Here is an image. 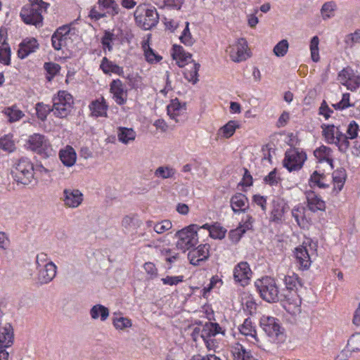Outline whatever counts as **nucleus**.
I'll return each mask as SVG.
<instances>
[{
    "label": "nucleus",
    "mask_w": 360,
    "mask_h": 360,
    "mask_svg": "<svg viewBox=\"0 0 360 360\" xmlns=\"http://www.w3.org/2000/svg\"><path fill=\"white\" fill-rule=\"evenodd\" d=\"M91 114L96 117H107L108 105L103 97L93 101L89 105Z\"/></svg>",
    "instance_id": "nucleus-26"
},
{
    "label": "nucleus",
    "mask_w": 360,
    "mask_h": 360,
    "mask_svg": "<svg viewBox=\"0 0 360 360\" xmlns=\"http://www.w3.org/2000/svg\"><path fill=\"white\" fill-rule=\"evenodd\" d=\"M36 110L38 118L42 121L45 120L49 113L52 112L51 106L43 103H38L36 105Z\"/></svg>",
    "instance_id": "nucleus-49"
},
{
    "label": "nucleus",
    "mask_w": 360,
    "mask_h": 360,
    "mask_svg": "<svg viewBox=\"0 0 360 360\" xmlns=\"http://www.w3.org/2000/svg\"><path fill=\"white\" fill-rule=\"evenodd\" d=\"M279 300L283 302L285 307L288 305V309L297 308L302 303L301 298L295 290H286L285 293L280 295Z\"/></svg>",
    "instance_id": "nucleus-20"
},
{
    "label": "nucleus",
    "mask_w": 360,
    "mask_h": 360,
    "mask_svg": "<svg viewBox=\"0 0 360 360\" xmlns=\"http://www.w3.org/2000/svg\"><path fill=\"white\" fill-rule=\"evenodd\" d=\"M13 330L11 325L8 323H4L0 326V347H8L13 343Z\"/></svg>",
    "instance_id": "nucleus-22"
},
{
    "label": "nucleus",
    "mask_w": 360,
    "mask_h": 360,
    "mask_svg": "<svg viewBox=\"0 0 360 360\" xmlns=\"http://www.w3.org/2000/svg\"><path fill=\"white\" fill-rule=\"evenodd\" d=\"M0 148L8 153H11L15 149L12 136L6 135L0 139Z\"/></svg>",
    "instance_id": "nucleus-46"
},
{
    "label": "nucleus",
    "mask_w": 360,
    "mask_h": 360,
    "mask_svg": "<svg viewBox=\"0 0 360 360\" xmlns=\"http://www.w3.org/2000/svg\"><path fill=\"white\" fill-rule=\"evenodd\" d=\"M307 155L303 152H300L297 149H290L286 151L285 156L283 160V165L288 171L299 170L302 167Z\"/></svg>",
    "instance_id": "nucleus-8"
},
{
    "label": "nucleus",
    "mask_w": 360,
    "mask_h": 360,
    "mask_svg": "<svg viewBox=\"0 0 360 360\" xmlns=\"http://www.w3.org/2000/svg\"><path fill=\"white\" fill-rule=\"evenodd\" d=\"M53 47L56 50H60L63 46L67 45V40L64 37H60L59 35L53 34L51 37Z\"/></svg>",
    "instance_id": "nucleus-57"
},
{
    "label": "nucleus",
    "mask_w": 360,
    "mask_h": 360,
    "mask_svg": "<svg viewBox=\"0 0 360 360\" xmlns=\"http://www.w3.org/2000/svg\"><path fill=\"white\" fill-rule=\"evenodd\" d=\"M101 68L105 73L114 72L119 74L122 71V68L120 66L108 60L106 58H103L101 64Z\"/></svg>",
    "instance_id": "nucleus-45"
},
{
    "label": "nucleus",
    "mask_w": 360,
    "mask_h": 360,
    "mask_svg": "<svg viewBox=\"0 0 360 360\" xmlns=\"http://www.w3.org/2000/svg\"><path fill=\"white\" fill-rule=\"evenodd\" d=\"M239 127L240 124L238 121L230 120L219 129L218 135L224 139H229L234 134L236 130Z\"/></svg>",
    "instance_id": "nucleus-32"
},
{
    "label": "nucleus",
    "mask_w": 360,
    "mask_h": 360,
    "mask_svg": "<svg viewBox=\"0 0 360 360\" xmlns=\"http://www.w3.org/2000/svg\"><path fill=\"white\" fill-rule=\"evenodd\" d=\"M238 329L240 333L245 335L249 342L252 344L258 342L256 330L250 319H246L243 323L239 326Z\"/></svg>",
    "instance_id": "nucleus-23"
},
{
    "label": "nucleus",
    "mask_w": 360,
    "mask_h": 360,
    "mask_svg": "<svg viewBox=\"0 0 360 360\" xmlns=\"http://www.w3.org/2000/svg\"><path fill=\"white\" fill-rule=\"evenodd\" d=\"M335 138L336 139L334 143L338 146L340 151L345 152L349 146V142L348 141L349 138L347 137L342 131L338 134V136H335Z\"/></svg>",
    "instance_id": "nucleus-47"
},
{
    "label": "nucleus",
    "mask_w": 360,
    "mask_h": 360,
    "mask_svg": "<svg viewBox=\"0 0 360 360\" xmlns=\"http://www.w3.org/2000/svg\"><path fill=\"white\" fill-rule=\"evenodd\" d=\"M221 327L217 323H207L202 329L195 328L193 330V340L197 341L198 337L200 336L209 350H214L216 342L213 338L221 332Z\"/></svg>",
    "instance_id": "nucleus-5"
},
{
    "label": "nucleus",
    "mask_w": 360,
    "mask_h": 360,
    "mask_svg": "<svg viewBox=\"0 0 360 360\" xmlns=\"http://www.w3.org/2000/svg\"><path fill=\"white\" fill-rule=\"evenodd\" d=\"M37 48L38 43L34 38L25 39L19 45L18 56L20 58L23 59L31 53L34 52Z\"/></svg>",
    "instance_id": "nucleus-24"
},
{
    "label": "nucleus",
    "mask_w": 360,
    "mask_h": 360,
    "mask_svg": "<svg viewBox=\"0 0 360 360\" xmlns=\"http://www.w3.org/2000/svg\"><path fill=\"white\" fill-rule=\"evenodd\" d=\"M110 92L113 95V99L118 105H123L127 99V91L125 86L120 79H114L110 83Z\"/></svg>",
    "instance_id": "nucleus-14"
},
{
    "label": "nucleus",
    "mask_w": 360,
    "mask_h": 360,
    "mask_svg": "<svg viewBox=\"0 0 360 360\" xmlns=\"http://www.w3.org/2000/svg\"><path fill=\"white\" fill-rule=\"evenodd\" d=\"M260 325L266 335L272 338H278L283 334L279 321L274 317L263 316L260 319Z\"/></svg>",
    "instance_id": "nucleus-11"
},
{
    "label": "nucleus",
    "mask_w": 360,
    "mask_h": 360,
    "mask_svg": "<svg viewBox=\"0 0 360 360\" xmlns=\"http://www.w3.org/2000/svg\"><path fill=\"white\" fill-rule=\"evenodd\" d=\"M49 4L42 0H32L30 5L22 8L20 12V17L26 24L37 26L42 22L43 17L41 13L43 9L46 10Z\"/></svg>",
    "instance_id": "nucleus-1"
},
{
    "label": "nucleus",
    "mask_w": 360,
    "mask_h": 360,
    "mask_svg": "<svg viewBox=\"0 0 360 360\" xmlns=\"http://www.w3.org/2000/svg\"><path fill=\"white\" fill-rule=\"evenodd\" d=\"M167 115L175 122L179 123L184 122V115L186 113V104H181L177 98L171 101L170 103L167 107Z\"/></svg>",
    "instance_id": "nucleus-12"
},
{
    "label": "nucleus",
    "mask_w": 360,
    "mask_h": 360,
    "mask_svg": "<svg viewBox=\"0 0 360 360\" xmlns=\"http://www.w3.org/2000/svg\"><path fill=\"white\" fill-rule=\"evenodd\" d=\"M56 274V266L52 262L46 263L41 269H39L38 281L40 283H48Z\"/></svg>",
    "instance_id": "nucleus-19"
},
{
    "label": "nucleus",
    "mask_w": 360,
    "mask_h": 360,
    "mask_svg": "<svg viewBox=\"0 0 360 360\" xmlns=\"http://www.w3.org/2000/svg\"><path fill=\"white\" fill-rule=\"evenodd\" d=\"M244 234V229H241L239 226L230 231L229 238L233 243H237L239 241L242 236Z\"/></svg>",
    "instance_id": "nucleus-62"
},
{
    "label": "nucleus",
    "mask_w": 360,
    "mask_h": 360,
    "mask_svg": "<svg viewBox=\"0 0 360 360\" xmlns=\"http://www.w3.org/2000/svg\"><path fill=\"white\" fill-rule=\"evenodd\" d=\"M285 205L281 200H274L273 208L270 213V221L280 224L282 222L284 213L285 212Z\"/></svg>",
    "instance_id": "nucleus-27"
},
{
    "label": "nucleus",
    "mask_w": 360,
    "mask_h": 360,
    "mask_svg": "<svg viewBox=\"0 0 360 360\" xmlns=\"http://www.w3.org/2000/svg\"><path fill=\"white\" fill-rule=\"evenodd\" d=\"M306 198L307 200V206L312 212L318 210L324 211L326 209V203L321 200L314 191L306 192Z\"/></svg>",
    "instance_id": "nucleus-25"
},
{
    "label": "nucleus",
    "mask_w": 360,
    "mask_h": 360,
    "mask_svg": "<svg viewBox=\"0 0 360 360\" xmlns=\"http://www.w3.org/2000/svg\"><path fill=\"white\" fill-rule=\"evenodd\" d=\"M358 129V124L356 123L355 121H352L347 127V134L345 135L347 136V137H349V139H354L357 136Z\"/></svg>",
    "instance_id": "nucleus-59"
},
{
    "label": "nucleus",
    "mask_w": 360,
    "mask_h": 360,
    "mask_svg": "<svg viewBox=\"0 0 360 360\" xmlns=\"http://www.w3.org/2000/svg\"><path fill=\"white\" fill-rule=\"evenodd\" d=\"M253 202L261 207L262 211L266 210V198L260 195H254L252 197Z\"/></svg>",
    "instance_id": "nucleus-63"
},
{
    "label": "nucleus",
    "mask_w": 360,
    "mask_h": 360,
    "mask_svg": "<svg viewBox=\"0 0 360 360\" xmlns=\"http://www.w3.org/2000/svg\"><path fill=\"white\" fill-rule=\"evenodd\" d=\"M0 63L6 65L11 63V49L6 39H4L0 46Z\"/></svg>",
    "instance_id": "nucleus-41"
},
{
    "label": "nucleus",
    "mask_w": 360,
    "mask_h": 360,
    "mask_svg": "<svg viewBox=\"0 0 360 360\" xmlns=\"http://www.w3.org/2000/svg\"><path fill=\"white\" fill-rule=\"evenodd\" d=\"M230 204L233 212H245L249 207V201L245 195L241 193H237L233 195Z\"/></svg>",
    "instance_id": "nucleus-18"
},
{
    "label": "nucleus",
    "mask_w": 360,
    "mask_h": 360,
    "mask_svg": "<svg viewBox=\"0 0 360 360\" xmlns=\"http://www.w3.org/2000/svg\"><path fill=\"white\" fill-rule=\"evenodd\" d=\"M59 156L62 162L67 167L74 165L77 158L76 153L71 146H67L65 149L61 150Z\"/></svg>",
    "instance_id": "nucleus-31"
},
{
    "label": "nucleus",
    "mask_w": 360,
    "mask_h": 360,
    "mask_svg": "<svg viewBox=\"0 0 360 360\" xmlns=\"http://www.w3.org/2000/svg\"><path fill=\"white\" fill-rule=\"evenodd\" d=\"M134 18L140 27L148 30L157 25L159 15L155 8H148L146 5H139L134 12Z\"/></svg>",
    "instance_id": "nucleus-3"
},
{
    "label": "nucleus",
    "mask_w": 360,
    "mask_h": 360,
    "mask_svg": "<svg viewBox=\"0 0 360 360\" xmlns=\"http://www.w3.org/2000/svg\"><path fill=\"white\" fill-rule=\"evenodd\" d=\"M340 83L350 91H356L360 87V75L349 68H345L338 74Z\"/></svg>",
    "instance_id": "nucleus-9"
},
{
    "label": "nucleus",
    "mask_w": 360,
    "mask_h": 360,
    "mask_svg": "<svg viewBox=\"0 0 360 360\" xmlns=\"http://www.w3.org/2000/svg\"><path fill=\"white\" fill-rule=\"evenodd\" d=\"M13 176L18 184L30 185L35 182L34 166L26 158H20L12 171Z\"/></svg>",
    "instance_id": "nucleus-2"
},
{
    "label": "nucleus",
    "mask_w": 360,
    "mask_h": 360,
    "mask_svg": "<svg viewBox=\"0 0 360 360\" xmlns=\"http://www.w3.org/2000/svg\"><path fill=\"white\" fill-rule=\"evenodd\" d=\"M325 176L323 174H320L317 171H315L311 174L310 181L319 188H326L328 185L323 182Z\"/></svg>",
    "instance_id": "nucleus-55"
},
{
    "label": "nucleus",
    "mask_w": 360,
    "mask_h": 360,
    "mask_svg": "<svg viewBox=\"0 0 360 360\" xmlns=\"http://www.w3.org/2000/svg\"><path fill=\"white\" fill-rule=\"evenodd\" d=\"M28 147L32 150L41 153L47 150L49 147V143L44 136L39 134H34L29 138Z\"/></svg>",
    "instance_id": "nucleus-17"
},
{
    "label": "nucleus",
    "mask_w": 360,
    "mask_h": 360,
    "mask_svg": "<svg viewBox=\"0 0 360 360\" xmlns=\"http://www.w3.org/2000/svg\"><path fill=\"white\" fill-rule=\"evenodd\" d=\"M257 304L252 298H248L244 304V310L247 311L250 314H252L256 311Z\"/></svg>",
    "instance_id": "nucleus-64"
},
{
    "label": "nucleus",
    "mask_w": 360,
    "mask_h": 360,
    "mask_svg": "<svg viewBox=\"0 0 360 360\" xmlns=\"http://www.w3.org/2000/svg\"><path fill=\"white\" fill-rule=\"evenodd\" d=\"M337 9V5L334 1H328L323 4L321 9V13L323 20H327L334 15V12Z\"/></svg>",
    "instance_id": "nucleus-40"
},
{
    "label": "nucleus",
    "mask_w": 360,
    "mask_h": 360,
    "mask_svg": "<svg viewBox=\"0 0 360 360\" xmlns=\"http://www.w3.org/2000/svg\"><path fill=\"white\" fill-rule=\"evenodd\" d=\"M295 255L300 269L307 270L309 268L311 261L306 247L300 246L295 248Z\"/></svg>",
    "instance_id": "nucleus-21"
},
{
    "label": "nucleus",
    "mask_w": 360,
    "mask_h": 360,
    "mask_svg": "<svg viewBox=\"0 0 360 360\" xmlns=\"http://www.w3.org/2000/svg\"><path fill=\"white\" fill-rule=\"evenodd\" d=\"M143 47L145 49L144 51H145L146 58L147 61H148L149 63L158 62L162 59V57L157 55L153 51V50L151 48H150L148 46L147 49L145 46H143Z\"/></svg>",
    "instance_id": "nucleus-58"
},
{
    "label": "nucleus",
    "mask_w": 360,
    "mask_h": 360,
    "mask_svg": "<svg viewBox=\"0 0 360 360\" xmlns=\"http://www.w3.org/2000/svg\"><path fill=\"white\" fill-rule=\"evenodd\" d=\"M226 230L219 225H212L210 229V236L214 239H222L225 237Z\"/></svg>",
    "instance_id": "nucleus-52"
},
{
    "label": "nucleus",
    "mask_w": 360,
    "mask_h": 360,
    "mask_svg": "<svg viewBox=\"0 0 360 360\" xmlns=\"http://www.w3.org/2000/svg\"><path fill=\"white\" fill-rule=\"evenodd\" d=\"M172 228V222L169 220H163L156 223L153 226V230L158 234L163 233Z\"/></svg>",
    "instance_id": "nucleus-53"
},
{
    "label": "nucleus",
    "mask_w": 360,
    "mask_h": 360,
    "mask_svg": "<svg viewBox=\"0 0 360 360\" xmlns=\"http://www.w3.org/2000/svg\"><path fill=\"white\" fill-rule=\"evenodd\" d=\"M314 154L320 162L326 161L333 166L332 150L330 148L321 146L314 150Z\"/></svg>",
    "instance_id": "nucleus-34"
},
{
    "label": "nucleus",
    "mask_w": 360,
    "mask_h": 360,
    "mask_svg": "<svg viewBox=\"0 0 360 360\" xmlns=\"http://www.w3.org/2000/svg\"><path fill=\"white\" fill-rule=\"evenodd\" d=\"M283 280L285 285L286 290H294L297 285H300L297 275L293 272H292L291 274L285 275Z\"/></svg>",
    "instance_id": "nucleus-42"
},
{
    "label": "nucleus",
    "mask_w": 360,
    "mask_h": 360,
    "mask_svg": "<svg viewBox=\"0 0 360 360\" xmlns=\"http://www.w3.org/2000/svg\"><path fill=\"white\" fill-rule=\"evenodd\" d=\"M289 44L286 39H283L280 41L274 48L273 51L274 53L277 57H283L284 56L288 50Z\"/></svg>",
    "instance_id": "nucleus-50"
},
{
    "label": "nucleus",
    "mask_w": 360,
    "mask_h": 360,
    "mask_svg": "<svg viewBox=\"0 0 360 360\" xmlns=\"http://www.w3.org/2000/svg\"><path fill=\"white\" fill-rule=\"evenodd\" d=\"M63 193L64 205L68 207H78L83 201V194L78 189L65 188Z\"/></svg>",
    "instance_id": "nucleus-13"
},
{
    "label": "nucleus",
    "mask_w": 360,
    "mask_h": 360,
    "mask_svg": "<svg viewBox=\"0 0 360 360\" xmlns=\"http://www.w3.org/2000/svg\"><path fill=\"white\" fill-rule=\"evenodd\" d=\"M141 220H140L136 214L124 216L121 222L122 226L127 231L137 229L141 226Z\"/></svg>",
    "instance_id": "nucleus-35"
},
{
    "label": "nucleus",
    "mask_w": 360,
    "mask_h": 360,
    "mask_svg": "<svg viewBox=\"0 0 360 360\" xmlns=\"http://www.w3.org/2000/svg\"><path fill=\"white\" fill-rule=\"evenodd\" d=\"M255 286L264 300L268 302L279 301L278 288L274 278L268 276L262 278L255 282Z\"/></svg>",
    "instance_id": "nucleus-6"
},
{
    "label": "nucleus",
    "mask_w": 360,
    "mask_h": 360,
    "mask_svg": "<svg viewBox=\"0 0 360 360\" xmlns=\"http://www.w3.org/2000/svg\"><path fill=\"white\" fill-rule=\"evenodd\" d=\"M319 44V37L317 36L313 37L310 41L309 49L311 60L315 63L320 60Z\"/></svg>",
    "instance_id": "nucleus-44"
},
{
    "label": "nucleus",
    "mask_w": 360,
    "mask_h": 360,
    "mask_svg": "<svg viewBox=\"0 0 360 360\" xmlns=\"http://www.w3.org/2000/svg\"><path fill=\"white\" fill-rule=\"evenodd\" d=\"M252 271L247 262H240L234 268V279L243 286L248 283Z\"/></svg>",
    "instance_id": "nucleus-16"
},
{
    "label": "nucleus",
    "mask_w": 360,
    "mask_h": 360,
    "mask_svg": "<svg viewBox=\"0 0 360 360\" xmlns=\"http://www.w3.org/2000/svg\"><path fill=\"white\" fill-rule=\"evenodd\" d=\"M3 112L8 117L10 122L18 121L24 116V113L15 106L6 108Z\"/></svg>",
    "instance_id": "nucleus-38"
},
{
    "label": "nucleus",
    "mask_w": 360,
    "mask_h": 360,
    "mask_svg": "<svg viewBox=\"0 0 360 360\" xmlns=\"http://www.w3.org/2000/svg\"><path fill=\"white\" fill-rule=\"evenodd\" d=\"M117 136L120 142L127 145L135 140L136 133L132 128L119 127L117 129Z\"/></svg>",
    "instance_id": "nucleus-29"
},
{
    "label": "nucleus",
    "mask_w": 360,
    "mask_h": 360,
    "mask_svg": "<svg viewBox=\"0 0 360 360\" xmlns=\"http://www.w3.org/2000/svg\"><path fill=\"white\" fill-rule=\"evenodd\" d=\"M198 227L196 224H191L176 232V236L179 238L176 245V248L185 252L197 245L198 243Z\"/></svg>",
    "instance_id": "nucleus-7"
},
{
    "label": "nucleus",
    "mask_w": 360,
    "mask_h": 360,
    "mask_svg": "<svg viewBox=\"0 0 360 360\" xmlns=\"http://www.w3.org/2000/svg\"><path fill=\"white\" fill-rule=\"evenodd\" d=\"M44 69L47 71V72L50 75V76L47 77V79L51 81L52 77L56 75L60 70L59 65L53 63H46L44 64Z\"/></svg>",
    "instance_id": "nucleus-56"
},
{
    "label": "nucleus",
    "mask_w": 360,
    "mask_h": 360,
    "mask_svg": "<svg viewBox=\"0 0 360 360\" xmlns=\"http://www.w3.org/2000/svg\"><path fill=\"white\" fill-rule=\"evenodd\" d=\"M200 65L199 63H192L185 70L184 77L190 82L196 84L198 81V71Z\"/></svg>",
    "instance_id": "nucleus-36"
},
{
    "label": "nucleus",
    "mask_w": 360,
    "mask_h": 360,
    "mask_svg": "<svg viewBox=\"0 0 360 360\" xmlns=\"http://www.w3.org/2000/svg\"><path fill=\"white\" fill-rule=\"evenodd\" d=\"M345 43L349 48L360 44V30H356L354 32L347 34L345 38Z\"/></svg>",
    "instance_id": "nucleus-48"
},
{
    "label": "nucleus",
    "mask_w": 360,
    "mask_h": 360,
    "mask_svg": "<svg viewBox=\"0 0 360 360\" xmlns=\"http://www.w3.org/2000/svg\"><path fill=\"white\" fill-rule=\"evenodd\" d=\"M186 27L184 28L181 36L180 37L181 41L186 46H191L194 43V39L192 37L191 32L189 31L188 25L189 23L187 22Z\"/></svg>",
    "instance_id": "nucleus-54"
},
{
    "label": "nucleus",
    "mask_w": 360,
    "mask_h": 360,
    "mask_svg": "<svg viewBox=\"0 0 360 360\" xmlns=\"http://www.w3.org/2000/svg\"><path fill=\"white\" fill-rule=\"evenodd\" d=\"M322 135L325 138L326 141L328 143L332 144L335 141V136L341 132L338 127H335L333 124H325L321 125Z\"/></svg>",
    "instance_id": "nucleus-30"
},
{
    "label": "nucleus",
    "mask_w": 360,
    "mask_h": 360,
    "mask_svg": "<svg viewBox=\"0 0 360 360\" xmlns=\"http://www.w3.org/2000/svg\"><path fill=\"white\" fill-rule=\"evenodd\" d=\"M172 56L179 67H184L188 65V61L191 60L192 55L184 51L181 46L174 45L173 46Z\"/></svg>",
    "instance_id": "nucleus-28"
},
{
    "label": "nucleus",
    "mask_w": 360,
    "mask_h": 360,
    "mask_svg": "<svg viewBox=\"0 0 360 360\" xmlns=\"http://www.w3.org/2000/svg\"><path fill=\"white\" fill-rule=\"evenodd\" d=\"M184 279L183 276H167L165 278H162L161 280L165 285H176L179 283L182 282Z\"/></svg>",
    "instance_id": "nucleus-60"
},
{
    "label": "nucleus",
    "mask_w": 360,
    "mask_h": 360,
    "mask_svg": "<svg viewBox=\"0 0 360 360\" xmlns=\"http://www.w3.org/2000/svg\"><path fill=\"white\" fill-rule=\"evenodd\" d=\"M92 319H101V321H105L109 316V309L105 306L98 304L91 307L89 311Z\"/></svg>",
    "instance_id": "nucleus-33"
},
{
    "label": "nucleus",
    "mask_w": 360,
    "mask_h": 360,
    "mask_svg": "<svg viewBox=\"0 0 360 360\" xmlns=\"http://www.w3.org/2000/svg\"><path fill=\"white\" fill-rule=\"evenodd\" d=\"M52 100L51 110L53 115L60 118L66 117L70 114L74 103L72 95L66 91H59Z\"/></svg>",
    "instance_id": "nucleus-4"
},
{
    "label": "nucleus",
    "mask_w": 360,
    "mask_h": 360,
    "mask_svg": "<svg viewBox=\"0 0 360 360\" xmlns=\"http://www.w3.org/2000/svg\"><path fill=\"white\" fill-rule=\"evenodd\" d=\"M98 4L103 8L111 10L108 13L115 15L119 12V6L114 0H98Z\"/></svg>",
    "instance_id": "nucleus-51"
},
{
    "label": "nucleus",
    "mask_w": 360,
    "mask_h": 360,
    "mask_svg": "<svg viewBox=\"0 0 360 360\" xmlns=\"http://www.w3.org/2000/svg\"><path fill=\"white\" fill-rule=\"evenodd\" d=\"M248 44L245 39L240 38L233 45L229 46L226 49L231 59L234 62L245 60L249 55L247 51Z\"/></svg>",
    "instance_id": "nucleus-10"
},
{
    "label": "nucleus",
    "mask_w": 360,
    "mask_h": 360,
    "mask_svg": "<svg viewBox=\"0 0 360 360\" xmlns=\"http://www.w3.org/2000/svg\"><path fill=\"white\" fill-rule=\"evenodd\" d=\"M115 317L112 319V324L117 330H124L126 328H131L132 326L131 321L127 317L117 316L114 314Z\"/></svg>",
    "instance_id": "nucleus-37"
},
{
    "label": "nucleus",
    "mask_w": 360,
    "mask_h": 360,
    "mask_svg": "<svg viewBox=\"0 0 360 360\" xmlns=\"http://www.w3.org/2000/svg\"><path fill=\"white\" fill-rule=\"evenodd\" d=\"M143 268L146 272L150 276V278H155L158 275V269L155 265L152 262H146Z\"/></svg>",
    "instance_id": "nucleus-61"
},
{
    "label": "nucleus",
    "mask_w": 360,
    "mask_h": 360,
    "mask_svg": "<svg viewBox=\"0 0 360 360\" xmlns=\"http://www.w3.org/2000/svg\"><path fill=\"white\" fill-rule=\"evenodd\" d=\"M346 177L347 174L343 168L338 169L333 172V179L339 191L342 188Z\"/></svg>",
    "instance_id": "nucleus-43"
},
{
    "label": "nucleus",
    "mask_w": 360,
    "mask_h": 360,
    "mask_svg": "<svg viewBox=\"0 0 360 360\" xmlns=\"http://www.w3.org/2000/svg\"><path fill=\"white\" fill-rule=\"evenodd\" d=\"M210 245L207 244L200 245L198 248L189 251L188 258L191 264L198 265L200 262L205 261L209 257Z\"/></svg>",
    "instance_id": "nucleus-15"
},
{
    "label": "nucleus",
    "mask_w": 360,
    "mask_h": 360,
    "mask_svg": "<svg viewBox=\"0 0 360 360\" xmlns=\"http://www.w3.org/2000/svg\"><path fill=\"white\" fill-rule=\"evenodd\" d=\"M175 173L176 170L174 168L167 165L158 167L155 169L154 174L157 177L165 179L174 177Z\"/></svg>",
    "instance_id": "nucleus-39"
}]
</instances>
